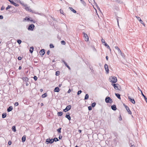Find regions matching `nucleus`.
<instances>
[{"instance_id":"obj_1","label":"nucleus","mask_w":147,"mask_h":147,"mask_svg":"<svg viewBox=\"0 0 147 147\" xmlns=\"http://www.w3.org/2000/svg\"><path fill=\"white\" fill-rule=\"evenodd\" d=\"M109 79L111 80L110 82L113 83H115L117 81V78L115 76H111Z\"/></svg>"},{"instance_id":"obj_2","label":"nucleus","mask_w":147,"mask_h":147,"mask_svg":"<svg viewBox=\"0 0 147 147\" xmlns=\"http://www.w3.org/2000/svg\"><path fill=\"white\" fill-rule=\"evenodd\" d=\"M22 5L24 7L25 9H26V11L30 12L32 11V10L31 9H30L29 7H28L27 5L23 4Z\"/></svg>"},{"instance_id":"obj_3","label":"nucleus","mask_w":147,"mask_h":147,"mask_svg":"<svg viewBox=\"0 0 147 147\" xmlns=\"http://www.w3.org/2000/svg\"><path fill=\"white\" fill-rule=\"evenodd\" d=\"M54 141V140H53V139H50L49 138L47 139L46 140L45 143L46 144H48L49 143L52 144Z\"/></svg>"},{"instance_id":"obj_4","label":"nucleus","mask_w":147,"mask_h":147,"mask_svg":"<svg viewBox=\"0 0 147 147\" xmlns=\"http://www.w3.org/2000/svg\"><path fill=\"white\" fill-rule=\"evenodd\" d=\"M105 101L106 103H112L113 101L112 99L109 97H107L105 98Z\"/></svg>"},{"instance_id":"obj_5","label":"nucleus","mask_w":147,"mask_h":147,"mask_svg":"<svg viewBox=\"0 0 147 147\" xmlns=\"http://www.w3.org/2000/svg\"><path fill=\"white\" fill-rule=\"evenodd\" d=\"M34 26H35L33 24H32L30 25L29 26L28 30H30L32 31L33 30Z\"/></svg>"},{"instance_id":"obj_6","label":"nucleus","mask_w":147,"mask_h":147,"mask_svg":"<svg viewBox=\"0 0 147 147\" xmlns=\"http://www.w3.org/2000/svg\"><path fill=\"white\" fill-rule=\"evenodd\" d=\"M124 106L127 111L128 112L129 114L131 115L132 113L131 111L130 110L129 107L126 105H124Z\"/></svg>"},{"instance_id":"obj_7","label":"nucleus","mask_w":147,"mask_h":147,"mask_svg":"<svg viewBox=\"0 0 147 147\" xmlns=\"http://www.w3.org/2000/svg\"><path fill=\"white\" fill-rule=\"evenodd\" d=\"M71 108V106L70 105H69L67 106L66 108L63 110V111L64 112H66L67 111H68Z\"/></svg>"},{"instance_id":"obj_8","label":"nucleus","mask_w":147,"mask_h":147,"mask_svg":"<svg viewBox=\"0 0 147 147\" xmlns=\"http://www.w3.org/2000/svg\"><path fill=\"white\" fill-rule=\"evenodd\" d=\"M112 85L113 86L115 89L117 90H119L118 88L119 85L117 84H112Z\"/></svg>"},{"instance_id":"obj_9","label":"nucleus","mask_w":147,"mask_h":147,"mask_svg":"<svg viewBox=\"0 0 147 147\" xmlns=\"http://www.w3.org/2000/svg\"><path fill=\"white\" fill-rule=\"evenodd\" d=\"M104 67L106 73L108 74L109 73V69L108 65L107 64H105Z\"/></svg>"},{"instance_id":"obj_10","label":"nucleus","mask_w":147,"mask_h":147,"mask_svg":"<svg viewBox=\"0 0 147 147\" xmlns=\"http://www.w3.org/2000/svg\"><path fill=\"white\" fill-rule=\"evenodd\" d=\"M83 34L84 35V37L85 40L86 41H88L89 40V38L88 36L85 33H84Z\"/></svg>"},{"instance_id":"obj_11","label":"nucleus","mask_w":147,"mask_h":147,"mask_svg":"<svg viewBox=\"0 0 147 147\" xmlns=\"http://www.w3.org/2000/svg\"><path fill=\"white\" fill-rule=\"evenodd\" d=\"M128 99L132 103L134 104H135V100L134 99H132L131 98V97L129 96L128 97Z\"/></svg>"},{"instance_id":"obj_12","label":"nucleus","mask_w":147,"mask_h":147,"mask_svg":"<svg viewBox=\"0 0 147 147\" xmlns=\"http://www.w3.org/2000/svg\"><path fill=\"white\" fill-rule=\"evenodd\" d=\"M115 48L118 51V52L119 53L122 55V53H121V51L120 50V49L118 47V46H115Z\"/></svg>"},{"instance_id":"obj_13","label":"nucleus","mask_w":147,"mask_h":147,"mask_svg":"<svg viewBox=\"0 0 147 147\" xmlns=\"http://www.w3.org/2000/svg\"><path fill=\"white\" fill-rule=\"evenodd\" d=\"M24 81L26 82L28 81V78L26 77H24L21 78Z\"/></svg>"},{"instance_id":"obj_14","label":"nucleus","mask_w":147,"mask_h":147,"mask_svg":"<svg viewBox=\"0 0 147 147\" xmlns=\"http://www.w3.org/2000/svg\"><path fill=\"white\" fill-rule=\"evenodd\" d=\"M45 53V50L42 49L40 52V54L41 55H43Z\"/></svg>"},{"instance_id":"obj_15","label":"nucleus","mask_w":147,"mask_h":147,"mask_svg":"<svg viewBox=\"0 0 147 147\" xmlns=\"http://www.w3.org/2000/svg\"><path fill=\"white\" fill-rule=\"evenodd\" d=\"M111 109L112 110L114 111H115L117 109V108L116 106L115 105H113L111 107Z\"/></svg>"},{"instance_id":"obj_16","label":"nucleus","mask_w":147,"mask_h":147,"mask_svg":"<svg viewBox=\"0 0 147 147\" xmlns=\"http://www.w3.org/2000/svg\"><path fill=\"white\" fill-rule=\"evenodd\" d=\"M140 91L141 92L142 95L144 97V99H145L146 102L147 103V98H146V96L143 94V93L142 91L141 90H140Z\"/></svg>"},{"instance_id":"obj_17","label":"nucleus","mask_w":147,"mask_h":147,"mask_svg":"<svg viewBox=\"0 0 147 147\" xmlns=\"http://www.w3.org/2000/svg\"><path fill=\"white\" fill-rule=\"evenodd\" d=\"M54 91L55 92H58L60 91V89L59 88L57 87L55 88Z\"/></svg>"},{"instance_id":"obj_18","label":"nucleus","mask_w":147,"mask_h":147,"mask_svg":"<svg viewBox=\"0 0 147 147\" xmlns=\"http://www.w3.org/2000/svg\"><path fill=\"white\" fill-rule=\"evenodd\" d=\"M63 62L64 63L65 66H66L69 69H71V68L69 66L67 65L66 63L64 61H63Z\"/></svg>"},{"instance_id":"obj_19","label":"nucleus","mask_w":147,"mask_h":147,"mask_svg":"<svg viewBox=\"0 0 147 147\" xmlns=\"http://www.w3.org/2000/svg\"><path fill=\"white\" fill-rule=\"evenodd\" d=\"M26 139V136L24 135L23 136L22 138V141L23 142H25Z\"/></svg>"},{"instance_id":"obj_20","label":"nucleus","mask_w":147,"mask_h":147,"mask_svg":"<svg viewBox=\"0 0 147 147\" xmlns=\"http://www.w3.org/2000/svg\"><path fill=\"white\" fill-rule=\"evenodd\" d=\"M13 109V107L12 106L9 107L7 109L8 112H10Z\"/></svg>"},{"instance_id":"obj_21","label":"nucleus","mask_w":147,"mask_h":147,"mask_svg":"<svg viewBox=\"0 0 147 147\" xmlns=\"http://www.w3.org/2000/svg\"><path fill=\"white\" fill-rule=\"evenodd\" d=\"M115 95L118 98L121 99L120 95L118 93H115Z\"/></svg>"},{"instance_id":"obj_22","label":"nucleus","mask_w":147,"mask_h":147,"mask_svg":"<svg viewBox=\"0 0 147 147\" xmlns=\"http://www.w3.org/2000/svg\"><path fill=\"white\" fill-rule=\"evenodd\" d=\"M69 8L74 13H76V11L75 9H73L72 7H70Z\"/></svg>"},{"instance_id":"obj_23","label":"nucleus","mask_w":147,"mask_h":147,"mask_svg":"<svg viewBox=\"0 0 147 147\" xmlns=\"http://www.w3.org/2000/svg\"><path fill=\"white\" fill-rule=\"evenodd\" d=\"M65 117L67 118L69 120H70L71 119V117L69 114H66Z\"/></svg>"},{"instance_id":"obj_24","label":"nucleus","mask_w":147,"mask_h":147,"mask_svg":"<svg viewBox=\"0 0 147 147\" xmlns=\"http://www.w3.org/2000/svg\"><path fill=\"white\" fill-rule=\"evenodd\" d=\"M12 130L14 132H15L16 130L15 126H13L12 127Z\"/></svg>"},{"instance_id":"obj_25","label":"nucleus","mask_w":147,"mask_h":147,"mask_svg":"<svg viewBox=\"0 0 147 147\" xmlns=\"http://www.w3.org/2000/svg\"><path fill=\"white\" fill-rule=\"evenodd\" d=\"M9 1H10V3L11 4H13L14 5H15V6H17V4H16V3H15V2H13V1H10V0H9Z\"/></svg>"},{"instance_id":"obj_26","label":"nucleus","mask_w":147,"mask_h":147,"mask_svg":"<svg viewBox=\"0 0 147 147\" xmlns=\"http://www.w3.org/2000/svg\"><path fill=\"white\" fill-rule=\"evenodd\" d=\"M63 113L62 112H59L57 113V115L58 116H61L63 115Z\"/></svg>"},{"instance_id":"obj_27","label":"nucleus","mask_w":147,"mask_h":147,"mask_svg":"<svg viewBox=\"0 0 147 147\" xmlns=\"http://www.w3.org/2000/svg\"><path fill=\"white\" fill-rule=\"evenodd\" d=\"M47 93H45L42 95V98H44L47 96Z\"/></svg>"},{"instance_id":"obj_28","label":"nucleus","mask_w":147,"mask_h":147,"mask_svg":"<svg viewBox=\"0 0 147 147\" xmlns=\"http://www.w3.org/2000/svg\"><path fill=\"white\" fill-rule=\"evenodd\" d=\"M7 116L6 114V113H3L2 115V117L3 118H5Z\"/></svg>"},{"instance_id":"obj_29","label":"nucleus","mask_w":147,"mask_h":147,"mask_svg":"<svg viewBox=\"0 0 147 147\" xmlns=\"http://www.w3.org/2000/svg\"><path fill=\"white\" fill-rule=\"evenodd\" d=\"M34 48L33 47H30V53H32L33 51Z\"/></svg>"},{"instance_id":"obj_30","label":"nucleus","mask_w":147,"mask_h":147,"mask_svg":"<svg viewBox=\"0 0 147 147\" xmlns=\"http://www.w3.org/2000/svg\"><path fill=\"white\" fill-rule=\"evenodd\" d=\"M88 97H89L88 95V94H86L85 95V97L84 98V99L85 100L87 99L88 98Z\"/></svg>"},{"instance_id":"obj_31","label":"nucleus","mask_w":147,"mask_h":147,"mask_svg":"<svg viewBox=\"0 0 147 147\" xmlns=\"http://www.w3.org/2000/svg\"><path fill=\"white\" fill-rule=\"evenodd\" d=\"M139 21L141 24H142L144 26H145V24L143 22V21L141 19Z\"/></svg>"},{"instance_id":"obj_32","label":"nucleus","mask_w":147,"mask_h":147,"mask_svg":"<svg viewBox=\"0 0 147 147\" xmlns=\"http://www.w3.org/2000/svg\"><path fill=\"white\" fill-rule=\"evenodd\" d=\"M61 128H59L58 129H57V131L59 133H61Z\"/></svg>"},{"instance_id":"obj_33","label":"nucleus","mask_w":147,"mask_h":147,"mask_svg":"<svg viewBox=\"0 0 147 147\" xmlns=\"http://www.w3.org/2000/svg\"><path fill=\"white\" fill-rule=\"evenodd\" d=\"M96 105V103L95 102H93L92 103V107H94Z\"/></svg>"},{"instance_id":"obj_34","label":"nucleus","mask_w":147,"mask_h":147,"mask_svg":"<svg viewBox=\"0 0 147 147\" xmlns=\"http://www.w3.org/2000/svg\"><path fill=\"white\" fill-rule=\"evenodd\" d=\"M61 43L63 45H65V42L64 40H62L61 41Z\"/></svg>"},{"instance_id":"obj_35","label":"nucleus","mask_w":147,"mask_h":147,"mask_svg":"<svg viewBox=\"0 0 147 147\" xmlns=\"http://www.w3.org/2000/svg\"><path fill=\"white\" fill-rule=\"evenodd\" d=\"M50 48H54V46L53 44H51L50 45Z\"/></svg>"},{"instance_id":"obj_36","label":"nucleus","mask_w":147,"mask_h":147,"mask_svg":"<svg viewBox=\"0 0 147 147\" xmlns=\"http://www.w3.org/2000/svg\"><path fill=\"white\" fill-rule=\"evenodd\" d=\"M60 74V72L59 71H57L56 72V76H59Z\"/></svg>"},{"instance_id":"obj_37","label":"nucleus","mask_w":147,"mask_h":147,"mask_svg":"<svg viewBox=\"0 0 147 147\" xmlns=\"http://www.w3.org/2000/svg\"><path fill=\"white\" fill-rule=\"evenodd\" d=\"M17 42L19 44H20L22 42V41L21 40H17Z\"/></svg>"},{"instance_id":"obj_38","label":"nucleus","mask_w":147,"mask_h":147,"mask_svg":"<svg viewBox=\"0 0 147 147\" xmlns=\"http://www.w3.org/2000/svg\"><path fill=\"white\" fill-rule=\"evenodd\" d=\"M53 140H54V141L56 142L59 141V140L57 138H55L54 139H53Z\"/></svg>"},{"instance_id":"obj_39","label":"nucleus","mask_w":147,"mask_h":147,"mask_svg":"<svg viewBox=\"0 0 147 147\" xmlns=\"http://www.w3.org/2000/svg\"><path fill=\"white\" fill-rule=\"evenodd\" d=\"M82 91L81 90L78 91L77 93L78 95H79V94H80L82 93Z\"/></svg>"},{"instance_id":"obj_40","label":"nucleus","mask_w":147,"mask_h":147,"mask_svg":"<svg viewBox=\"0 0 147 147\" xmlns=\"http://www.w3.org/2000/svg\"><path fill=\"white\" fill-rule=\"evenodd\" d=\"M19 105V103L18 102H16L15 103L14 105L16 106H18Z\"/></svg>"},{"instance_id":"obj_41","label":"nucleus","mask_w":147,"mask_h":147,"mask_svg":"<svg viewBox=\"0 0 147 147\" xmlns=\"http://www.w3.org/2000/svg\"><path fill=\"white\" fill-rule=\"evenodd\" d=\"M33 78L35 80H36L37 79V77L36 76H34Z\"/></svg>"},{"instance_id":"obj_42","label":"nucleus","mask_w":147,"mask_h":147,"mask_svg":"<svg viewBox=\"0 0 147 147\" xmlns=\"http://www.w3.org/2000/svg\"><path fill=\"white\" fill-rule=\"evenodd\" d=\"M101 42L102 43H104L105 42V40L103 38H102L101 39Z\"/></svg>"},{"instance_id":"obj_43","label":"nucleus","mask_w":147,"mask_h":147,"mask_svg":"<svg viewBox=\"0 0 147 147\" xmlns=\"http://www.w3.org/2000/svg\"><path fill=\"white\" fill-rule=\"evenodd\" d=\"M11 143H12V142H11V141H8V144L9 145H11Z\"/></svg>"},{"instance_id":"obj_44","label":"nucleus","mask_w":147,"mask_h":147,"mask_svg":"<svg viewBox=\"0 0 147 147\" xmlns=\"http://www.w3.org/2000/svg\"><path fill=\"white\" fill-rule=\"evenodd\" d=\"M88 109L89 110H91L92 109V107L90 106L88 107Z\"/></svg>"},{"instance_id":"obj_45","label":"nucleus","mask_w":147,"mask_h":147,"mask_svg":"<svg viewBox=\"0 0 147 147\" xmlns=\"http://www.w3.org/2000/svg\"><path fill=\"white\" fill-rule=\"evenodd\" d=\"M136 17L138 20L140 21V20H141L140 18L139 17L137 16H136Z\"/></svg>"},{"instance_id":"obj_46","label":"nucleus","mask_w":147,"mask_h":147,"mask_svg":"<svg viewBox=\"0 0 147 147\" xmlns=\"http://www.w3.org/2000/svg\"><path fill=\"white\" fill-rule=\"evenodd\" d=\"M11 7V6H10L8 5L6 8V10H7L8 9H9Z\"/></svg>"},{"instance_id":"obj_47","label":"nucleus","mask_w":147,"mask_h":147,"mask_svg":"<svg viewBox=\"0 0 147 147\" xmlns=\"http://www.w3.org/2000/svg\"><path fill=\"white\" fill-rule=\"evenodd\" d=\"M107 47V48L109 49L110 50V51H111V49H110L109 46L108 45Z\"/></svg>"},{"instance_id":"obj_48","label":"nucleus","mask_w":147,"mask_h":147,"mask_svg":"<svg viewBox=\"0 0 147 147\" xmlns=\"http://www.w3.org/2000/svg\"><path fill=\"white\" fill-rule=\"evenodd\" d=\"M24 19L25 20H29L30 19H29V18H28L27 17H26Z\"/></svg>"},{"instance_id":"obj_49","label":"nucleus","mask_w":147,"mask_h":147,"mask_svg":"<svg viewBox=\"0 0 147 147\" xmlns=\"http://www.w3.org/2000/svg\"><path fill=\"white\" fill-rule=\"evenodd\" d=\"M71 92V90L70 89H69L68 91H67V92L68 93H69Z\"/></svg>"},{"instance_id":"obj_50","label":"nucleus","mask_w":147,"mask_h":147,"mask_svg":"<svg viewBox=\"0 0 147 147\" xmlns=\"http://www.w3.org/2000/svg\"><path fill=\"white\" fill-rule=\"evenodd\" d=\"M18 59L19 60H21L22 59V58L21 57H19L18 58Z\"/></svg>"},{"instance_id":"obj_51","label":"nucleus","mask_w":147,"mask_h":147,"mask_svg":"<svg viewBox=\"0 0 147 147\" xmlns=\"http://www.w3.org/2000/svg\"><path fill=\"white\" fill-rule=\"evenodd\" d=\"M3 17L2 16H0V19H3Z\"/></svg>"},{"instance_id":"obj_52","label":"nucleus","mask_w":147,"mask_h":147,"mask_svg":"<svg viewBox=\"0 0 147 147\" xmlns=\"http://www.w3.org/2000/svg\"><path fill=\"white\" fill-rule=\"evenodd\" d=\"M119 119L120 120H122V118L120 115V117L119 118Z\"/></svg>"},{"instance_id":"obj_53","label":"nucleus","mask_w":147,"mask_h":147,"mask_svg":"<svg viewBox=\"0 0 147 147\" xmlns=\"http://www.w3.org/2000/svg\"><path fill=\"white\" fill-rule=\"evenodd\" d=\"M50 51H49V50H48V51H47V54L48 55H49V53H50Z\"/></svg>"},{"instance_id":"obj_54","label":"nucleus","mask_w":147,"mask_h":147,"mask_svg":"<svg viewBox=\"0 0 147 147\" xmlns=\"http://www.w3.org/2000/svg\"><path fill=\"white\" fill-rule=\"evenodd\" d=\"M104 43H105V46L107 47L108 45H107V44L106 42H105Z\"/></svg>"},{"instance_id":"obj_55","label":"nucleus","mask_w":147,"mask_h":147,"mask_svg":"<svg viewBox=\"0 0 147 147\" xmlns=\"http://www.w3.org/2000/svg\"><path fill=\"white\" fill-rule=\"evenodd\" d=\"M106 59H107V61L108 60V56H107L106 57Z\"/></svg>"},{"instance_id":"obj_56","label":"nucleus","mask_w":147,"mask_h":147,"mask_svg":"<svg viewBox=\"0 0 147 147\" xmlns=\"http://www.w3.org/2000/svg\"><path fill=\"white\" fill-rule=\"evenodd\" d=\"M78 132L80 133H81V132H82V131L81 130H80V129H79L78 130Z\"/></svg>"},{"instance_id":"obj_57","label":"nucleus","mask_w":147,"mask_h":147,"mask_svg":"<svg viewBox=\"0 0 147 147\" xmlns=\"http://www.w3.org/2000/svg\"><path fill=\"white\" fill-rule=\"evenodd\" d=\"M22 69V67L21 66H20L19 67V69Z\"/></svg>"},{"instance_id":"obj_58","label":"nucleus","mask_w":147,"mask_h":147,"mask_svg":"<svg viewBox=\"0 0 147 147\" xmlns=\"http://www.w3.org/2000/svg\"><path fill=\"white\" fill-rule=\"evenodd\" d=\"M40 92H42L43 91V90L42 89H41L40 90Z\"/></svg>"},{"instance_id":"obj_59","label":"nucleus","mask_w":147,"mask_h":147,"mask_svg":"<svg viewBox=\"0 0 147 147\" xmlns=\"http://www.w3.org/2000/svg\"><path fill=\"white\" fill-rule=\"evenodd\" d=\"M60 11L61 13H62L63 12V11L62 10H60Z\"/></svg>"},{"instance_id":"obj_60","label":"nucleus","mask_w":147,"mask_h":147,"mask_svg":"<svg viewBox=\"0 0 147 147\" xmlns=\"http://www.w3.org/2000/svg\"><path fill=\"white\" fill-rule=\"evenodd\" d=\"M131 147H135V146L134 145H131Z\"/></svg>"},{"instance_id":"obj_61","label":"nucleus","mask_w":147,"mask_h":147,"mask_svg":"<svg viewBox=\"0 0 147 147\" xmlns=\"http://www.w3.org/2000/svg\"><path fill=\"white\" fill-rule=\"evenodd\" d=\"M61 84H59V87H61Z\"/></svg>"},{"instance_id":"obj_62","label":"nucleus","mask_w":147,"mask_h":147,"mask_svg":"<svg viewBox=\"0 0 147 147\" xmlns=\"http://www.w3.org/2000/svg\"><path fill=\"white\" fill-rule=\"evenodd\" d=\"M3 9H4L3 8V7H2L1 8V10H3Z\"/></svg>"},{"instance_id":"obj_63","label":"nucleus","mask_w":147,"mask_h":147,"mask_svg":"<svg viewBox=\"0 0 147 147\" xmlns=\"http://www.w3.org/2000/svg\"><path fill=\"white\" fill-rule=\"evenodd\" d=\"M41 105L42 106H43V104L42 103L41 104Z\"/></svg>"},{"instance_id":"obj_64","label":"nucleus","mask_w":147,"mask_h":147,"mask_svg":"<svg viewBox=\"0 0 147 147\" xmlns=\"http://www.w3.org/2000/svg\"><path fill=\"white\" fill-rule=\"evenodd\" d=\"M75 147H78V146H76Z\"/></svg>"}]
</instances>
